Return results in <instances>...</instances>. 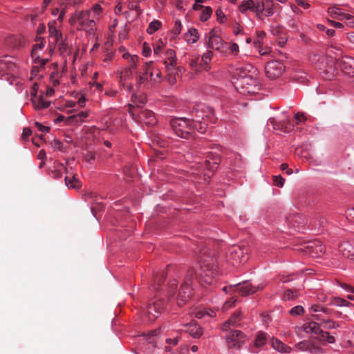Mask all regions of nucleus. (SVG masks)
<instances>
[{"instance_id": "nucleus-1", "label": "nucleus", "mask_w": 354, "mask_h": 354, "mask_svg": "<svg viewBox=\"0 0 354 354\" xmlns=\"http://www.w3.org/2000/svg\"><path fill=\"white\" fill-rule=\"evenodd\" d=\"M194 272L192 270L187 271L183 283L178 288L177 280L171 279L167 287V293L169 297L174 298L179 306L184 305L192 295V288L191 287Z\"/></svg>"}, {"instance_id": "nucleus-2", "label": "nucleus", "mask_w": 354, "mask_h": 354, "mask_svg": "<svg viewBox=\"0 0 354 354\" xmlns=\"http://www.w3.org/2000/svg\"><path fill=\"white\" fill-rule=\"evenodd\" d=\"M216 260L213 256H201V268L198 280L202 284H212L217 273Z\"/></svg>"}, {"instance_id": "nucleus-3", "label": "nucleus", "mask_w": 354, "mask_h": 354, "mask_svg": "<svg viewBox=\"0 0 354 354\" xmlns=\"http://www.w3.org/2000/svg\"><path fill=\"white\" fill-rule=\"evenodd\" d=\"M69 23L73 26L78 23L81 29L90 34H93L95 29V19H91V10H88L75 12L71 17Z\"/></svg>"}, {"instance_id": "nucleus-4", "label": "nucleus", "mask_w": 354, "mask_h": 354, "mask_svg": "<svg viewBox=\"0 0 354 354\" xmlns=\"http://www.w3.org/2000/svg\"><path fill=\"white\" fill-rule=\"evenodd\" d=\"M170 125L174 133H190L195 128L194 118H174L171 120Z\"/></svg>"}, {"instance_id": "nucleus-5", "label": "nucleus", "mask_w": 354, "mask_h": 354, "mask_svg": "<svg viewBox=\"0 0 354 354\" xmlns=\"http://www.w3.org/2000/svg\"><path fill=\"white\" fill-rule=\"evenodd\" d=\"M240 79L236 82V87L243 89V93H254L259 90L257 81L251 75L244 73L243 75L240 74Z\"/></svg>"}, {"instance_id": "nucleus-6", "label": "nucleus", "mask_w": 354, "mask_h": 354, "mask_svg": "<svg viewBox=\"0 0 354 354\" xmlns=\"http://www.w3.org/2000/svg\"><path fill=\"white\" fill-rule=\"evenodd\" d=\"M129 113L133 119L136 122H143L149 125H153L156 122L153 113L149 110H137L131 109Z\"/></svg>"}, {"instance_id": "nucleus-7", "label": "nucleus", "mask_w": 354, "mask_h": 354, "mask_svg": "<svg viewBox=\"0 0 354 354\" xmlns=\"http://www.w3.org/2000/svg\"><path fill=\"white\" fill-rule=\"evenodd\" d=\"M328 13L333 19L338 20H343L345 19L347 21L346 24L348 26H354V17L346 13L345 10L343 9L340 5H334L329 7L328 8Z\"/></svg>"}, {"instance_id": "nucleus-8", "label": "nucleus", "mask_w": 354, "mask_h": 354, "mask_svg": "<svg viewBox=\"0 0 354 354\" xmlns=\"http://www.w3.org/2000/svg\"><path fill=\"white\" fill-rule=\"evenodd\" d=\"M165 308V302L161 299H152L149 301L146 315L149 321L155 320Z\"/></svg>"}, {"instance_id": "nucleus-9", "label": "nucleus", "mask_w": 354, "mask_h": 354, "mask_svg": "<svg viewBox=\"0 0 354 354\" xmlns=\"http://www.w3.org/2000/svg\"><path fill=\"white\" fill-rule=\"evenodd\" d=\"M229 260L233 265L244 263L248 261V249L240 246H234L230 249Z\"/></svg>"}, {"instance_id": "nucleus-10", "label": "nucleus", "mask_w": 354, "mask_h": 354, "mask_svg": "<svg viewBox=\"0 0 354 354\" xmlns=\"http://www.w3.org/2000/svg\"><path fill=\"white\" fill-rule=\"evenodd\" d=\"M299 250L312 257H319L325 252V247L317 240L308 242Z\"/></svg>"}, {"instance_id": "nucleus-11", "label": "nucleus", "mask_w": 354, "mask_h": 354, "mask_svg": "<svg viewBox=\"0 0 354 354\" xmlns=\"http://www.w3.org/2000/svg\"><path fill=\"white\" fill-rule=\"evenodd\" d=\"M283 64L277 60H272L267 63L265 67L266 76L270 79H276L279 77L284 71Z\"/></svg>"}, {"instance_id": "nucleus-12", "label": "nucleus", "mask_w": 354, "mask_h": 354, "mask_svg": "<svg viewBox=\"0 0 354 354\" xmlns=\"http://www.w3.org/2000/svg\"><path fill=\"white\" fill-rule=\"evenodd\" d=\"M267 126L268 131H283L284 133H290L292 131L299 130V128L298 127L296 129L290 128L289 122L283 121L277 123L274 118H269Z\"/></svg>"}, {"instance_id": "nucleus-13", "label": "nucleus", "mask_w": 354, "mask_h": 354, "mask_svg": "<svg viewBox=\"0 0 354 354\" xmlns=\"http://www.w3.org/2000/svg\"><path fill=\"white\" fill-rule=\"evenodd\" d=\"M236 288L234 290V292H239L242 296H246L250 294H253L257 291L263 288V285H259L258 286H252L250 283L245 281L243 283L236 284Z\"/></svg>"}, {"instance_id": "nucleus-14", "label": "nucleus", "mask_w": 354, "mask_h": 354, "mask_svg": "<svg viewBox=\"0 0 354 354\" xmlns=\"http://www.w3.org/2000/svg\"><path fill=\"white\" fill-rule=\"evenodd\" d=\"M277 5L273 3L272 0H262L259 2V19H261V14L265 12L266 17L272 16L274 14V10Z\"/></svg>"}, {"instance_id": "nucleus-15", "label": "nucleus", "mask_w": 354, "mask_h": 354, "mask_svg": "<svg viewBox=\"0 0 354 354\" xmlns=\"http://www.w3.org/2000/svg\"><path fill=\"white\" fill-rule=\"evenodd\" d=\"M223 46L222 39L218 36V32L212 29L208 36L207 47L216 50H219Z\"/></svg>"}, {"instance_id": "nucleus-16", "label": "nucleus", "mask_w": 354, "mask_h": 354, "mask_svg": "<svg viewBox=\"0 0 354 354\" xmlns=\"http://www.w3.org/2000/svg\"><path fill=\"white\" fill-rule=\"evenodd\" d=\"M167 60L164 62L165 68L169 74L173 73V71H178V67L176 66V53L171 49H169L166 52Z\"/></svg>"}, {"instance_id": "nucleus-17", "label": "nucleus", "mask_w": 354, "mask_h": 354, "mask_svg": "<svg viewBox=\"0 0 354 354\" xmlns=\"http://www.w3.org/2000/svg\"><path fill=\"white\" fill-rule=\"evenodd\" d=\"M243 334L240 330H232L226 336V341L230 344L232 343L230 346L239 348L241 346V341Z\"/></svg>"}, {"instance_id": "nucleus-18", "label": "nucleus", "mask_w": 354, "mask_h": 354, "mask_svg": "<svg viewBox=\"0 0 354 354\" xmlns=\"http://www.w3.org/2000/svg\"><path fill=\"white\" fill-rule=\"evenodd\" d=\"M259 1H253V0H247L243 1L241 4L239 6V10L244 13L248 10H250L254 12L257 15V17H259Z\"/></svg>"}, {"instance_id": "nucleus-19", "label": "nucleus", "mask_w": 354, "mask_h": 354, "mask_svg": "<svg viewBox=\"0 0 354 354\" xmlns=\"http://www.w3.org/2000/svg\"><path fill=\"white\" fill-rule=\"evenodd\" d=\"M146 102L147 97L145 95H133L131 97V104L129 105V111L131 109L140 110L141 107L145 104Z\"/></svg>"}, {"instance_id": "nucleus-20", "label": "nucleus", "mask_w": 354, "mask_h": 354, "mask_svg": "<svg viewBox=\"0 0 354 354\" xmlns=\"http://www.w3.org/2000/svg\"><path fill=\"white\" fill-rule=\"evenodd\" d=\"M196 112V116L195 119L196 120H199L201 118L204 119L205 117L206 118H211L212 116H214V109L209 106H203L201 108H197L195 110Z\"/></svg>"}, {"instance_id": "nucleus-21", "label": "nucleus", "mask_w": 354, "mask_h": 354, "mask_svg": "<svg viewBox=\"0 0 354 354\" xmlns=\"http://www.w3.org/2000/svg\"><path fill=\"white\" fill-rule=\"evenodd\" d=\"M339 250L342 255L350 259H354V246L348 242H344L339 245Z\"/></svg>"}, {"instance_id": "nucleus-22", "label": "nucleus", "mask_w": 354, "mask_h": 354, "mask_svg": "<svg viewBox=\"0 0 354 354\" xmlns=\"http://www.w3.org/2000/svg\"><path fill=\"white\" fill-rule=\"evenodd\" d=\"M185 326V330L194 338H199L203 334L202 328L196 322H191Z\"/></svg>"}, {"instance_id": "nucleus-23", "label": "nucleus", "mask_w": 354, "mask_h": 354, "mask_svg": "<svg viewBox=\"0 0 354 354\" xmlns=\"http://www.w3.org/2000/svg\"><path fill=\"white\" fill-rule=\"evenodd\" d=\"M340 67L348 75L354 73V58L351 57H346L342 61Z\"/></svg>"}, {"instance_id": "nucleus-24", "label": "nucleus", "mask_w": 354, "mask_h": 354, "mask_svg": "<svg viewBox=\"0 0 354 354\" xmlns=\"http://www.w3.org/2000/svg\"><path fill=\"white\" fill-rule=\"evenodd\" d=\"M129 67L122 72L120 78H127L132 73V71L137 68V64L139 62V57L137 55H132L129 61Z\"/></svg>"}, {"instance_id": "nucleus-25", "label": "nucleus", "mask_w": 354, "mask_h": 354, "mask_svg": "<svg viewBox=\"0 0 354 354\" xmlns=\"http://www.w3.org/2000/svg\"><path fill=\"white\" fill-rule=\"evenodd\" d=\"M271 345L275 350L281 353H289L291 351L290 347L275 338H272Z\"/></svg>"}, {"instance_id": "nucleus-26", "label": "nucleus", "mask_w": 354, "mask_h": 354, "mask_svg": "<svg viewBox=\"0 0 354 354\" xmlns=\"http://www.w3.org/2000/svg\"><path fill=\"white\" fill-rule=\"evenodd\" d=\"M304 330L307 333H313L314 334L320 335L322 330L320 328L319 324L315 322H310L304 325Z\"/></svg>"}, {"instance_id": "nucleus-27", "label": "nucleus", "mask_w": 354, "mask_h": 354, "mask_svg": "<svg viewBox=\"0 0 354 354\" xmlns=\"http://www.w3.org/2000/svg\"><path fill=\"white\" fill-rule=\"evenodd\" d=\"M185 39L190 44L196 42L199 38L198 30L196 28H189L184 35Z\"/></svg>"}, {"instance_id": "nucleus-28", "label": "nucleus", "mask_w": 354, "mask_h": 354, "mask_svg": "<svg viewBox=\"0 0 354 354\" xmlns=\"http://www.w3.org/2000/svg\"><path fill=\"white\" fill-rule=\"evenodd\" d=\"M54 24H55V21H53V24H48V32L50 37L54 38L55 41L58 43L62 39V34L56 28Z\"/></svg>"}, {"instance_id": "nucleus-29", "label": "nucleus", "mask_w": 354, "mask_h": 354, "mask_svg": "<svg viewBox=\"0 0 354 354\" xmlns=\"http://www.w3.org/2000/svg\"><path fill=\"white\" fill-rule=\"evenodd\" d=\"M313 317L317 321L324 324V327L327 329H333L336 328L335 322L329 319H325L320 314L313 315Z\"/></svg>"}, {"instance_id": "nucleus-30", "label": "nucleus", "mask_w": 354, "mask_h": 354, "mask_svg": "<svg viewBox=\"0 0 354 354\" xmlns=\"http://www.w3.org/2000/svg\"><path fill=\"white\" fill-rule=\"evenodd\" d=\"M212 57V51H207V53H204L201 59L200 68H203V70L208 71L209 68L208 64L211 61Z\"/></svg>"}, {"instance_id": "nucleus-31", "label": "nucleus", "mask_w": 354, "mask_h": 354, "mask_svg": "<svg viewBox=\"0 0 354 354\" xmlns=\"http://www.w3.org/2000/svg\"><path fill=\"white\" fill-rule=\"evenodd\" d=\"M136 84L138 87L144 86L148 88V75L141 72H138L136 73Z\"/></svg>"}, {"instance_id": "nucleus-32", "label": "nucleus", "mask_w": 354, "mask_h": 354, "mask_svg": "<svg viewBox=\"0 0 354 354\" xmlns=\"http://www.w3.org/2000/svg\"><path fill=\"white\" fill-rule=\"evenodd\" d=\"M32 104L36 109L47 108L50 102L44 100L41 97L32 100Z\"/></svg>"}, {"instance_id": "nucleus-33", "label": "nucleus", "mask_w": 354, "mask_h": 354, "mask_svg": "<svg viewBox=\"0 0 354 354\" xmlns=\"http://www.w3.org/2000/svg\"><path fill=\"white\" fill-rule=\"evenodd\" d=\"M15 67V64L12 61L6 59H0V68L6 69L9 72H13Z\"/></svg>"}, {"instance_id": "nucleus-34", "label": "nucleus", "mask_w": 354, "mask_h": 354, "mask_svg": "<svg viewBox=\"0 0 354 354\" xmlns=\"http://www.w3.org/2000/svg\"><path fill=\"white\" fill-rule=\"evenodd\" d=\"M65 181L66 185L71 188L77 189L81 186L80 181L75 177L69 178L66 176L65 178Z\"/></svg>"}, {"instance_id": "nucleus-35", "label": "nucleus", "mask_w": 354, "mask_h": 354, "mask_svg": "<svg viewBox=\"0 0 354 354\" xmlns=\"http://www.w3.org/2000/svg\"><path fill=\"white\" fill-rule=\"evenodd\" d=\"M267 340V334L263 332H259L255 339V346L261 347L266 344Z\"/></svg>"}, {"instance_id": "nucleus-36", "label": "nucleus", "mask_w": 354, "mask_h": 354, "mask_svg": "<svg viewBox=\"0 0 354 354\" xmlns=\"http://www.w3.org/2000/svg\"><path fill=\"white\" fill-rule=\"evenodd\" d=\"M330 304L336 306H348L349 305H351V303L347 300L342 299L340 297H333L330 300Z\"/></svg>"}, {"instance_id": "nucleus-37", "label": "nucleus", "mask_w": 354, "mask_h": 354, "mask_svg": "<svg viewBox=\"0 0 354 354\" xmlns=\"http://www.w3.org/2000/svg\"><path fill=\"white\" fill-rule=\"evenodd\" d=\"M57 44L59 46H58L59 51L62 55L65 56V55H69V53H70L69 48H68V44H66L65 42V41L62 39Z\"/></svg>"}, {"instance_id": "nucleus-38", "label": "nucleus", "mask_w": 354, "mask_h": 354, "mask_svg": "<svg viewBox=\"0 0 354 354\" xmlns=\"http://www.w3.org/2000/svg\"><path fill=\"white\" fill-rule=\"evenodd\" d=\"M161 26V23L159 21L154 20L151 21L147 30V32L150 35L157 31Z\"/></svg>"}, {"instance_id": "nucleus-39", "label": "nucleus", "mask_w": 354, "mask_h": 354, "mask_svg": "<svg viewBox=\"0 0 354 354\" xmlns=\"http://www.w3.org/2000/svg\"><path fill=\"white\" fill-rule=\"evenodd\" d=\"M319 340L327 341L328 343L333 344L335 342V338L330 335L328 332L322 330L319 335Z\"/></svg>"}, {"instance_id": "nucleus-40", "label": "nucleus", "mask_w": 354, "mask_h": 354, "mask_svg": "<svg viewBox=\"0 0 354 354\" xmlns=\"http://www.w3.org/2000/svg\"><path fill=\"white\" fill-rule=\"evenodd\" d=\"M203 12L201 15V20L202 21H207L211 16L212 13V9L209 6L204 7L203 8Z\"/></svg>"}, {"instance_id": "nucleus-41", "label": "nucleus", "mask_w": 354, "mask_h": 354, "mask_svg": "<svg viewBox=\"0 0 354 354\" xmlns=\"http://www.w3.org/2000/svg\"><path fill=\"white\" fill-rule=\"evenodd\" d=\"M165 277V274L164 272L158 273L154 276L153 282L155 288H158L161 285V283L164 281Z\"/></svg>"}, {"instance_id": "nucleus-42", "label": "nucleus", "mask_w": 354, "mask_h": 354, "mask_svg": "<svg viewBox=\"0 0 354 354\" xmlns=\"http://www.w3.org/2000/svg\"><path fill=\"white\" fill-rule=\"evenodd\" d=\"M151 65H152V62L144 63L142 68V71H140V72L142 73H145V75H147L149 74V76L151 77V78L152 79L153 71L151 70Z\"/></svg>"}, {"instance_id": "nucleus-43", "label": "nucleus", "mask_w": 354, "mask_h": 354, "mask_svg": "<svg viewBox=\"0 0 354 354\" xmlns=\"http://www.w3.org/2000/svg\"><path fill=\"white\" fill-rule=\"evenodd\" d=\"M310 346V341L308 340H304L296 344L297 348L301 351H309Z\"/></svg>"}, {"instance_id": "nucleus-44", "label": "nucleus", "mask_w": 354, "mask_h": 354, "mask_svg": "<svg viewBox=\"0 0 354 354\" xmlns=\"http://www.w3.org/2000/svg\"><path fill=\"white\" fill-rule=\"evenodd\" d=\"M6 43L8 45H10L14 48L19 47L21 45V39L16 37H10L7 39Z\"/></svg>"}, {"instance_id": "nucleus-45", "label": "nucleus", "mask_w": 354, "mask_h": 354, "mask_svg": "<svg viewBox=\"0 0 354 354\" xmlns=\"http://www.w3.org/2000/svg\"><path fill=\"white\" fill-rule=\"evenodd\" d=\"M306 120L307 117L304 113H297L295 115L294 117V120L297 126L305 122Z\"/></svg>"}, {"instance_id": "nucleus-46", "label": "nucleus", "mask_w": 354, "mask_h": 354, "mask_svg": "<svg viewBox=\"0 0 354 354\" xmlns=\"http://www.w3.org/2000/svg\"><path fill=\"white\" fill-rule=\"evenodd\" d=\"M91 10L93 12V19H94L98 18L100 16V14L102 11L101 6L98 3L93 5Z\"/></svg>"}, {"instance_id": "nucleus-47", "label": "nucleus", "mask_w": 354, "mask_h": 354, "mask_svg": "<svg viewBox=\"0 0 354 354\" xmlns=\"http://www.w3.org/2000/svg\"><path fill=\"white\" fill-rule=\"evenodd\" d=\"M272 179L274 185L279 187H282L283 186L285 179L282 178L280 175L273 176Z\"/></svg>"}, {"instance_id": "nucleus-48", "label": "nucleus", "mask_w": 354, "mask_h": 354, "mask_svg": "<svg viewBox=\"0 0 354 354\" xmlns=\"http://www.w3.org/2000/svg\"><path fill=\"white\" fill-rule=\"evenodd\" d=\"M44 44H45V40L43 38L41 39V41H40V43L39 44H37L34 46L32 50V52H31V56L32 58H34L35 57V55H37V49H42L44 46Z\"/></svg>"}, {"instance_id": "nucleus-49", "label": "nucleus", "mask_w": 354, "mask_h": 354, "mask_svg": "<svg viewBox=\"0 0 354 354\" xmlns=\"http://www.w3.org/2000/svg\"><path fill=\"white\" fill-rule=\"evenodd\" d=\"M304 309L301 306H297L290 309V314L293 316L300 315L304 313Z\"/></svg>"}, {"instance_id": "nucleus-50", "label": "nucleus", "mask_w": 354, "mask_h": 354, "mask_svg": "<svg viewBox=\"0 0 354 354\" xmlns=\"http://www.w3.org/2000/svg\"><path fill=\"white\" fill-rule=\"evenodd\" d=\"M181 31V22L179 20L176 21L174 27L172 30L173 37H176L180 33Z\"/></svg>"}, {"instance_id": "nucleus-51", "label": "nucleus", "mask_w": 354, "mask_h": 354, "mask_svg": "<svg viewBox=\"0 0 354 354\" xmlns=\"http://www.w3.org/2000/svg\"><path fill=\"white\" fill-rule=\"evenodd\" d=\"M309 352L311 353H321L323 352V349L314 342H310Z\"/></svg>"}, {"instance_id": "nucleus-52", "label": "nucleus", "mask_w": 354, "mask_h": 354, "mask_svg": "<svg viewBox=\"0 0 354 354\" xmlns=\"http://www.w3.org/2000/svg\"><path fill=\"white\" fill-rule=\"evenodd\" d=\"M181 68H178L177 71H173V73L171 74H169V73L167 72L169 75L168 81L170 84H173L176 82V75H178L180 73H181Z\"/></svg>"}, {"instance_id": "nucleus-53", "label": "nucleus", "mask_w": 354, "mask_h": 354, "mask_svg": "<svg viewBox=\"0 0 354 354\" xmlns=\"http://www.w3.org/2000/svg\"><path fill=\"white\" fill-rule=\"evenodd\" d=\"M283 297L287 300L295 299L297 297V293L291 290H287L284 293Z\"/></svg>"}, {"instance_id": "nucleus-54", "label": "nucleus", "mask_w": 354, "mask_h": 354, "mask_svg": "<svg viewBox=\"0 0 354 354\" xmlns=\"http://www.w3.org/2000/svg\"><path fill=\"white\" fill-rule=\"evenodd\" d=\"M241 316L240 311H236L233 313L231 317L229 319L230 322L232 323L233 326H235L236 322L239 320V317Z\"/></svg>"}, {"instance_id": "nucleus-55", "label": "nucleus", "mask_w": 354, "mask_h": 354, "mask_svg": "<svg viewBox=\"0 0 354 354\" xmlns=\"http://www.w3.org/2000/svg\"><path fill=\"white\" fill-rule=\"evenodd\" d=\"M33 144L37 147H40V142L44 141V134H39V136L32 138Z\"/></svg>"}, {"instance_id": "nucleus-56", "label": "nucleus", "mask_w": 354, "mask_h": 354, "mask_svg": "<svg viewBox=\"0 0 354 354\" xmlns=\"http://www.w3.org/2000/svg\"><path fill=\"white\" fill-rule=\"evenodd\" d=\"M236 301V299L234 297H232L229 300L226 301L223 305L224 310H227V309L232 308L234 305Z\"/></svg>"}, {"instance_id": "nucleus-57", "label": "nucleus", "mask_w": 354, "mask_h": 354, "mask_svg": "<svg viewBox=\"0 0 354 354\" xmlns=\"http://www.w3.org/2000/svg\"><path fill=\"white\" fill-rule=\"evenodd\" d=\"M216 15L217 17V20L219 23L222 24L224 22V19L225 18V15L221 10V9L216 10Z\"/></svg>"}, {"instance_id": "nucleus-58", "label": "nucleus", "mask_w": 354, "mask_h": 354, "mask_svg": "<svg viewBox=\"0 0 354 354\" xmlns=\"http://www.w3.org/2000/svg\"><path fill=\"white\" fill-rule=\"evenodd\" d=\"M217 165H218L217 161H214L212 164H211L209 160H206L205 166L209 171H213L217 168V166H216Z\"/></svg>"}, {"instance_id": "nucleus-59", "label": "nucleus", "mask_w": 354, "mask_h": 354, "mask_svg": "<svg viewBox=\"0 0 354 354\" xmlns=\"http://www.w3.org/2000/svg\"><path fill=\"white\" fill-rule=\"evenodd\" d=\"M35 127H37V131H41V132H48L50 131V128L48 127H46L39 122H35Z\"/></svg>"}, {"instance_id": "nucleus-60", "label": "nucleus", "mask_w": 354, "mask_h": 354, "mask_svg": "<svg viewBox=\"0 0 354 354\" xmlns=\"http://www.w3.org/2000/svg\"><path fill=\"white\" fill-rule=\"evenodd\" d=\"M33 59H35V62L39 64L41 67L44 66L48 62L47 59H41L37 55H36Z\"/></svg>"}, {"instance_id": "nucleus-61", "label": "nucleus", "mask_w": 354, "mask_h": 354, "mask_svg": "<svg viewBox=\"0 0 354 354\" xmlns=\"http://www.w3.org/2000/svg\"><path fill=\"white\" fill-rule=\"evenodd\" d=\"M190 66L192 68H196V70L203 69V68H200L199 58L192 60Z\"/></svg>"}, {"instance_id": "nucleus-62", "label": "nucleus", "mask_w": 354, "mask_h": 354, "mask_svg": "<svg viewBox=\"0 0 354 354\" xmlns=\"http://www.w3.org/2000/svg\"><path fill=\"white\" fill-rule=\"evenodd\" d=\"M151 53V48L150 46L147 44H143V48H142V54L145 57H148Z\"/></svg>"}, {"instance_id": "nucleus-63", "label": "nucleus", "mask_w": 354, "mask_h": 354, "mask_svg": "<svg viewBox=\"0 0 354 354\" xmlns=\"http://www.w3.org/2000/svg\"><path fill=\"white\" fill-rule=\"evenodd\" d=\"M298 6L302 7L304 9H307L309 8L310 4L308 0H296Z\"/></svg>"}, {"instance_id": "nucleus-64", "label": "nucleus", "mask_w": 354, "mask_h": 354, "mask_svg": "<svg viewBox=\"0 0 354 354\" xmlns=\"http://www.w3.org/2000/svg\"><path fill=\"white\" fill-rule=\"evenodd\" d=\"M51 145L55 149L62 150L63 144L59 140L55 139L53 142H51Z\"/></svg>"}]
</instances>
